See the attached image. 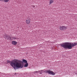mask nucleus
<instances>
[{"label": "nucleus", "mask_w": 77, "mask_h": 77, "mask_svg": "<svg viewBox=\"0 0 77 77\" xmlns=\"http://www.w3.org/2000/svg\"><path fill=\"white\" fill-rule=\"evenodd\" d=\"M38 72V71H34V74H36V73H37Z\"/></svg>", "instance_id": "4468645a"}, {"label": "nucleus", "mask_w": 77, "mask_h": 77, "mask_svg": "<svg viewBox=\"0 0 77 77\" xmlns=\"http://www.w3.org/2000/svg\"><path fill=\"white\" fill-rule=\"evenodd\" d=\"M17 39V38L15 37H12V39Z\"/></svg>", "instance_id": "f8f14e48"}, {"label": "nucleus", "mask_w": 77, "mask_h": 77, "mask_svg": "<svg viewBox=\"0 0 77 77\" xmlns=\"http://www.w3.org/2000/svg\"><path fill=\"white\" fill-rule=\"evenodd\" d=\"M4 1L5 3H7L9 2L10 1V0H0V1Z\"/></svg>", "instance_id": "1a4fd4ad"}, {"label": "nucleus", "mask_w": 77, "mask_h": 77, "mask_svg": "<svg viewBox=\"0 0 77 77\" xmlns=\"http://www.w3.org/2000/svg\"><path fill=\"white\" fill-rule=\"evenodd\" d=\"M38 71V72H39V74H42L43 72L48 73V74H51V75H54L56 74L55 72H54L50 70H43Z\"/></svg>", "instance_id": "7ed1b4c3"}, {"label": "nucleus", "mask_w": 77, "mask_h": 77, "mask_svg": "<svg viewBox=\"0 0 77 77\" xmlns=\"http://www.w3.org/2000/svg\"><path fill=\"white\" fill-rule=\"evenodd\" d=\"M66 29H67V26H61L60 27V29L61 30H66Z\"/></svg>", "instance_id": "20e7f679"}, {"label": "nucleus", "mask_w": 77, "mask_h": 77, "mask_svg": "<svg viewBox=\"0 0 77 77\" xmlns=\"http://www.w3.org/2000/svg\"><path fill=\"white\" fill-rule=\"evenodd\" d=\"M53 3H54V0H50L49 5H51Z\"/></svg>", "instance_id": "6e6552de"}, {"label": "nucleus", "mask_w": 77, "mask_h": 77, "mask_svg": "<svg viewBox=\"0 0 77 77\" xmlns=\"http://www.w3.org/2000/svg\"><path fill=\"white\" fill-rule=\"evenodd\" d=\"M17 42L15 41H12V44L13 45H17Z\"/></svg>", "instance_id": "0eeeda50"}, {"label": "nucleus", "mask_w": 77, "mask_h": 77, "mask_svg": "<svg viewBox=\"0 0 77 77\" xmlns=\"http://www.w3.org/2000/svg\"><path fill=\"white\" fill-rule=\"evenodd\" d=\"M31 20L30 18L29 17H27L26 19V23L27 24H29L30 23V21Z\"/></svg>", "instance_id": "39448f33"}, {"label": "nucleus", "mask_w": 77, "mask_h": 77, "mask_svg": "<svg viewBox=\"0 0 77 77\" xmlns=\"http://www.w3.org/2000/svg\"><path fill=\"white\" fill-rule=\"evenodd\" d=\"M8 39H9V40H12V37H11L9 36L8 38Z\"/></svg>", "instance_id": "ddd939ff"}, {"label": "nucleus", "mask_w": 77, "mask_h": 77, "mask_svg": "<svg viewBox=\"0 0 77 77\" xmlns=\"http://www.w3.org/2000/svg\"><path fill=\"white\" fill-rule=\"evenodd\" d=\"M22 62L25 63H27V61L26 60L23 59L22 60Z\"/></svg>", "instance_id": "9d476101"}, {"label": "nucleus", "mask_w": 77, "mask_h": 77, "mask_svg": "<svg viewBox=\"0 0 77 77\" xmlns=\"http://www.w3.org/2000/svg\"><path fill=\"white\" fill-rule=\"evenodd\" d=\"M15 74H16V73H15Z\"/></svg>", "instance_id": "2eb2a0df"}, {"label": "nucleus", "mask_w": 77, "mask_h": 77, "mask_svg": "<svg viewBox=\"0 0 77 77\" xmlns=\"http://www.w3.org/2000/svg\"><path fill=\"white\" fill-rule=\"evenodd\" d=\"M28 65H29V64H28L27 63H26L24 65V67H27V66H28Z\"/></svg>", "instance_id": "9b49d317"}, {"label": "nucleus", "mask_w": 77, "mask_h": 77, "mask_svg": "<svg viewBox=\"0 0 77 77\" xmlns=\"http://www.w3.org/2000/svg\"><path fill=\"white\" fill-rule=\"evenodd\" d=\"M3 37L5 38V39H9V36L7 35H4L3 36Z\"/></svg>", "instance_id": "423d86ee"}, {"label": "nucleus", "mask_w": 77, "mask_h": 77, "mask_svg": "<svg viewBox=\"0 0 77 77\" xmlns=\"http://www.w3.org/2000/svg\"><path fill=\"white\" fill-rule=\"evenodd\" d=\"M7 63L10 64V65L13 67L14 69L16 68H22V61L18 60H14L10 61L9 60H7Z\"/></svg>", "instance_id": "f257e3e1"}, {"label": "nucleus", "mask_w": 77, "mask_h": 77, "mask_svg": "<svg viewBox=\"0 0 77 77\" xmlns=\"http://www.w3.org/2000/svg\"><path fill=\"white\" fill-rule=\"evenodd\" d=\"M76 43H64L61 44V46L65 49H71L72 47L76 46Z\"/></svg>", "instance_id": "f03ea898"}]
</instances>
